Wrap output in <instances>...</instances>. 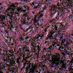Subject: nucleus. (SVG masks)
<instances>
[{
	"mask_svg": "<svg viewBox=\"0 0 73 73\" xmlns=\"http://www.w3.org/2000/svg\"><path fill=\"white\" fill-rule=\"evenodd\" d=\"M57 6L58 7H57V6H55L54 5H52L50 7V11L54 12L51 16H52V15H54V14H56L57 12H58L59 11H61L62 10V8L60 7H61L60 5L57 4Z\"/></svg>",
	"mask_w": 73,
	"mask_h": 73,
	"instance_id": "obj_1",
	"label": "nucleus"
},
{
	"mask_svg": "<svg viewBox=\"0 0 73 73\" xmlns=\"http://www.w3.org/2000/svg\"><path fill=\"white\" fill-rule=\"evenodd\" d=\"M25 61V62L24 63V65H27V66H28L26 69V71L27 73H35L34 72V69L33 68H31V66H33V65L32 64L30 63L29 62L27 61L26 60V59H25L24 60H23V62Z\"/></svg>",
	"mask_w": 73,
	"mask_h": 73,
	"instance_id": "obj_2",
	"label": "nucleus"
},
{
	"mask_svg": "<svg viewBox=\"0 0 73 73\" xmlns=\"http://www.w3.org/2000/svg\"><path fill=\"white\" fill-rule=\"evenodd\" d=\"M53 57L55 58L52 60V65L54 66H57L59 65V61L60 60V55L58 53H56L55 55L53 56Z\"/></svg>",
	"mask_w": 73,
	"mask_h": 73,
	"instance_id": "obj_3",
	"label": "nucleus"
},
{
	"mask_svg": "<svg viewBox=\"0 0 73 73\" xmlns=\"http://www.w3.org/2000/svg\"><path fill=\"white\" fill-rule=\"evenodd\" d=\"M19 5V3H16L14 4H12V5H10V6L11 7H12L10 11V14L11 15H8V16L10 17H12V16L15 13V8H17V6Z\"/></svg>",
	"mask_w": 73,
	"mask_h": 73,
	"instance_id": "obj_4",
	"label": "nucleus"
},
{
	"mask_svg": "<svg viewBox=\"0 0 73 73\" xmlns=\"http://www.w3.org/2000/svg\"><path fill=\"white\" fill-rule=\"evenodd\" d=\"M3 61H4L5 62L7 63L8 62L9 64H10V66H15V65H16V63H15V61L11 59H5V58H4Z\"/></svg>",
	"mask_w": 73,
	"mask_h": 73,
	"instance_id": "obj_5",
	"label": "nucleus"
},
{
	"mask_svg": "<svg viewBox=\"0 0 73 73\" xmlns=\"http://www.w3.org/2000/svg\"><path fill=\"white\" fill-rule=\"evenodd\" d=\"M43 15L41 13V12H39L35 16V19H36L37 20H35V23H37L38 21L40 19L41 17H42Z\"/></svg>",
	"mask_w": 73,
	"mask_h": 73,
	"instance_id": "obj_6",
	"label": "nucleus"
},
{
	"mask_svg": "<svg viewBox=\"0 0 73 73\" xmlns=\"http://www.w3.org/2000/svg\"><path fill=\"white\" fill-rule=\"evenodd\" d=\"M54 32L52 31H51L50 32V33L48 34V37L46 39V40H48L52 39V38L53 37V36H54Z\"/></svg>",
	"mask_w": 73,
	"mask_h": 73,
	"instance_id": "obj_7",
	"label": "nucleus"
},
{
	"mask_svg": "<svg viewBox=\"0 0 73 73\" xmlns=\"http://www.w3.org/2000/svg\"><path fill=\"white\" fill-rule=\"evenodd\" d=\"M52 27H54L55 28H54L53 29L52 31V30L51 31H52L53 32H54V33L57 31V29L58 28V23L54 22L52 23Z\"/></svg>",
	"mask_w": 73,
	"mask_h": 73,
	"instance_id": "obj_8",
	"label": "nucleus"
},
{
	"mask_svg": "<svg viewBox=\"0 0 73 73\" xmlns=\"http://www.w3.org/2000/svg\"><path fill=\"white\" fill-rule=\"evenodd\" d=\"M19 50L20 52H24V53L25 52H29V50L28 49V48H27V47L23 46L22 48H19Z\"/></svg>",
	"mask_w": 73,
	"mask_h": 73,
	"instance_id": "obj_9",
	"label": "nucleus"
},
{
	"mask_svg": "<svg viewBox=\"0 0 73 73\" xmlns=\"http://www.w3.org/2000/svg\"><path fill=\"white\" fill-rule=\"evenodd\" d=\"M5 20V16L4 15L3 16H1L0 17V21H2L1 23V24H2L3 27H5V25H6L5 23H4V21Z\"/></svg>",
	"mask_w": 73,
	"mask_h": 73,
	"instance_id": "obj_10",
	"label": "nucleus"
},
{
	"mask_svg": "<svg viewBox=\"0 0 73 73\" xmlns=\"http://www.w3.org/2000/svg\"><path fill=\"white\" fill-rule=\"evenodd\" d=\"M9 64H3V65L2 66V68L0 67V73H3V72H2V71H1V70H4V69H5V68H9Z\"/></svg>",
	"mask_w": 73,
	"mask_h": 73,
	"instance_id": "obj_11",
	"label": "nucleus"
},
{
	"mask_svg": "<svg viewBox=\"0 0 73 73\" xmlns=\"http://www.w3.org/2000/svg\"><path fill=\"white\" fill-rule=\"evenodd\" d=\"M38 38L36 37H34L32 39V42H34V43H36V41L38 42V41H39V40L38 39Z\"/></svg>",
	"mask_w": 73,
	"mask_h": 73,
	"instance_id": "obj_12",
	"label": "nucleus"
},
{
	"mask_svg": "<svg viewBox=\"0 0 73 73\" xmlns=\"http://www.w3.org/2000/svg\"><path fill=\"white\" fill-rule=\"evenodd\" d=\"M63 27H64V25L62 23H61L60 24V26L59 27V28H60V30H62L63 28Z\"/></svg>",
	"mask_w": 73,
	"mask_h": 73,
	"instance_id": "obj_13",
	"label": "nucleus"
},
{
	"mask_svg": "<svg viewBox=\"0 0 73 73\" xmlns=\"http://www.w3.org/2000/svg\"><path fill=\"white\" fill-rule=\"evenodd\" d=\"M23 8H25V9L26 10H29V7L26 5L24 6L23 7Z\"/></svg>",
	"mask_w": 73,
	"mask_h": 73,
	"instance_id": "obj_14",
	"label": "nucleus"
},
{
	"mask_svg": "<svg viewBox=\"0 0 73 73\" xmlns=\"http://www.w3.org/2000/svg\"><path fill=\"white\" fill-rule=\"evenodd\" d=\"M64 48V47L63 46L59 47V48H58V50H60V51H62V50H63Z\"/></svg>",
	"mask_w": 73,
	"mask_h": 73,
	"instance_id": "obj_15",
	"label": "nucleus"
},
{
	"mask_svg": "<svg viewBox=\"0 0 73 73\" xmlns=\"http://www.w3.org/2000/svg\"><path fill=\"white\" fill-rule=\"evenodd\" d=\"M64 11H62L60 12V13H61V14H60V15L59 16L60 17L62 16L63 15H64Z\"/></svg>",
	"mask_w": 73,
	"mask_h": 73,
	"instance_id": "obj_16",
	"label": "nucleus"
},
{
	"mask_svg": "<svg viewBox=\"0 0 73 73\" xmlns=\"http://www.w3.org/2000/svg\"><path fill=\"white\" fill-rule=\"evenodd\" d=\"M57 34H58V35L59 37V36H62V34H61V32L60 31L57 32Z\"/></svg>",
	"mask_w": 73,
	"mask_h": 73,
	"instance_id": "obj_17",
	"label": "nucleus"
},
{
	"mask_svg": "<svg viewBox=\"0 0 73 73\" xmlns=\"http://www.w3.org/2000/svg\"><path fill=\"white\" fill-rule=\"evenodd\" d=\"M26 55L25 54H23V56H22V57H23V61H24L25 60H26V58H25V56Z\"/></svg>",
	"mask_w": 73,
	"mask_h": 73,
	"instance_id": "obj_18",
	"label": "nucleus"
},
{
	"mask_svg": "<svg viewBox=\"0 0 73 73\" xmlns=\"http://www.w3.org/2000/svg\"><path fill=\"white\" fill-rule=\"evenodd\" d=\"M44 36L43 35H39V38H40V40H41V39H42V37H44Z\"/></svg>",
	"mask_w": 73,
	"mask_h": 73,
	"instance_id": "obj_19",
	"label": "nucleus"
},
{
	"mask_svg": "<svg viewBox=\"0 0 73 73\" xmlns=\"http://www.w3.org/2000/svg\"><path fill=\"white\" fill-rule=\"evenodd\" d=\"M37 7V8H38V9H39H39H41V5H38L37 6H36Z\"/></svg>",
	"mask_w": 73,
	"mask_h": 73,
	"instance_id": "obj_20",
	"label": "nucleus"
},
{
	"mask_svg": "<svg viewBox=\"0 0 73 73\" xmlns=\"http://www.w3.org/2000/svg\"><path fill=\"white\" fill-rule=\"evenodd\" d=\"M38 44H39V45L37 46V49H40V46H41V44L40 43H38Z\"/></svg>",
	"mask_w": 73,
	"mask_h": 73,
	"instance_id": "obj_21",
	"label": "nucleus"
},
{
	"mask_svg": "<svg viewBox=\"0 0 73 73\" xmlns=\"http://www.w3.org/2000/svg\"><path fill=\"white\" fill-rule=\"evenodd\" d=\"M60 40H61L60 43L61 44V45H63L64 44V40H61V39Z\"/></svg>",
	"mask_w": 73,
	"mask_h": 73,
	"instance_id": "obj_22",
	"label": "nucleus"
},
{
	"mask_svg": "<svg viewBox=\"0 0 73 73\" xmlns=\"http://www.w3.org/2000/svg\"><path fill=\"white\" fill-rule=\"evenodd\" d=\"M63 71V68H59V71H60V72H62Z\"/></svg>",
	"mask_w": 73,
	"mask_h": 73,
	"instance_id": "obj_23",
	"label": "nucleus"
},
{
	"mask_svg": "<svg viewBox=\"0 0 73 73\" xmlns=\"http://www.w3.org/2000/svg\"><path fill=\"white\" fill-rule=\"evenodd\" d=\"M17 63L19 64L20 63V60L19 59V58H17Z\"/></svg>",
	"mask_w": 73,
	"mask_h": 73,
	"instance_id": "obj_24",
	"label": "nucleus"
},
{
	"mask_svg": "<svg viewBox=\"0 0 73 73\" xmlns=\"http://www.w3.org/2000/svg\"><path fill=\"white\" fill-rule=\"evenodd\" d=\"M9 52L10 53H11V54H13V53H15V52L13 51V50H10L9 51Z\"/></svg>",
	"mask_w": 73,
	"mask_h": 73,
	"instance_id": "obj_25",
	"label": "nucleus"
},
{
	"mask_svg": "<svg viewBox=\"0 0 73 73\" xmlns=\"http://www.w3.org/2000/svg\"><path fill=\"white\" fill-rule=\"evenodd\" d=\"M69 43L67 42L66 43V44L64 45V47H68V45H69Z\"/></svg>",
	"mask_w": 73,
	"mask_h": 73,
	"instance_id": "obj_26",
	"label": "nucleus"
},
{
	"mask_svg": "<svg viewBox=\"0 0 73 73\" xmlns=\"http://www.w3.org/2000/svg\"><path fill=\"white\" fill-rule=\"evenodd\" d=\"M28 16L26 15V14L25 13L23 15V17H27Z\"/></svg>",
	"mask_w": 73,
	"mask_h": 73,
	"instance_id": "obj_27",
	"label": "nucleus"
},
{
	"mask_svg": "<svg viewBox=\"0 0 73 73\" xmlns=\"http://www.w3.org/2000/svg\"><path fill=\"white\" fill-rule=\"evenodd\" d=\"M25 47H27V45H28V42H25Z\"/></svg>",
	"mask_w": 73,
	"mask_h": 73,
	"instance_id": "obj_28",
	"label": "nucleus"
},
{
	"mask_svg": "<svg viewBox=\"0 0 73 73\" xmlns=\"http://www.w3.org/2000/svg\"><path fill=\"white\" fill-rule=\"evenodd\" d=\"M69 70L70 71V72H72V71H73V68H70L69 69Z\"/></svg>",
	"mask_w": 73,
	"mask_h": 73,
	"instance_id": "obj_29",
	"label": "nucleus"
},
{
	"mask_svg": "<svg viewBox=\"0 0 73 73\" xmlns=\"http://www.w3.org/2000/svg\"><path fill=\"white\" fill-rule=\"evenodd\" d=\"M62 54L64 57H65L66 56V54L64 52H62Z\"/></svg>",
	"mask_w": 73,
	"mask_h": 73,
	"instance_id": "obj_30",
	"label": "nucleus"
},
{
	"mask_svg": "<svg viewBox=\"0 0 73 73\" xmlns=\"http://www.w3.org/2000/svg\"><path fill=\"white\" fill-rule=\"evenodd\" d=\"M66 50H66V49L64 48L63 50H62V51L64 52L65 51H66Z\"/></svg>",
	"mask_w": 73,
	"mask_h": 73,
	"instance_id": "obj_31",
	"label": "nucleus"
},
{
	"mask_svg": "<svg viewBox=\"0 0 73 73\" xmlns=\"http://www.w3.org/2000/svg\"><path fill=\"white\" fill-rule=\"evenodd\" d=\"M64 53H65L66 54H68V53L67 50L64 51Z\"/></svg>",
	"mask_w": 73,
	"mask_h": 73,
	"instance_id": "obj_32",
	"label": "nucleus"
},
{
	"mask_svg": "<svg viewBox=\"0 0 73 73\" xmlns=\"http://www.w3.org/2000/svg\"><path fill=\"white\" fill-rule=\"evenodd\" d=\"M31 4L33 6H35V2H32Z\"/></svg>",
	"mask_w": 73,
	"mask_h": 73,
	"instance_id": "obj_33",
	"label": "nucleus"
},
{
	"mask_svg": "<svg viewBox=\"0 0 73 73\" xmlns=\"http://www.w3.org/2000/svg\"><path fill=\"white\" fill-rule=\"evenodd\" d=\"M33 8H34V10H35V11H36V10L37 9V6H36V7H34Z\"/></svg>",
	"mask_w": 73,
	"mask_h": 73,
	"instance_id": "obj_34",
	"label": "nucleus"
},
{
	"mask_svg": "<svg viewBox=\"0 0 73 73\" xmlns=\"http://www.w3.org/2000/svg\"><path fill=\"white\" fill-rule=\"evenodd\" d=\"M47 56H48V54H46L45 55H44V58H46V57H47Z\"/></svg>",
	"mask_w": 73,
	"mask_h": 73,
	"instance_id": "obj_35",
	"label": "nucleus"
},
{
	"mask_svg": "<svg viewBox=\"0 0 73 73\" xmlns=\"http://www.w3.org/2000/svg\"><path fill=\"white\" fill-rule=\"evenodd\" d=\"M25 36H26L25 35H24V34H22V36L23 38H24V37Z\"/></svg>",
	"mask_w": 73,
	"mask_h": 73,
	"instance_id": "obj_36",
	"label": "nucleus"
},
{
	"mask_svg": "<svg viewBox=\"0 0 73 73\" xmlns=\"http://www.w3.org/2000/svg\"><path fill=\"white\" fill-rule=\"evenodd\" d=\"M32 14H33V15H35V11H33L32 12Z\"/></svg>",
	"mask_w": 73,
	"mask_h": 73,
	"instance_id": "obj_37",
	"label": "nucleus"
},
{
	"mask_svg": "<svg viewBox=\"0 0 73 73\" xmlns=\"http://www.w3.org/2000/svg\"><path fill=\"white\" fill-rule=\"evenodd\" d=\"M6 34H8L7 36H8V35H9V32H8V31H6Z\"/></svg>",
	"mask_w": 73,
	"mask_h": 73,
	"instance_id": "obj_38",
	"label": "nucleus"
},
{
	"mask_svg": "<svg viewBox=\"0 0 73 73\" xmlns=\"http://www.w3.org/2000/svg\"><path fill=\"white\" fill-rule=\"evenodd\" d=\"M9 55L10 56V57H13V56H14V54H9Z\"/></svg>",
	"mask_w": 73,
	"mask_h": 73,
	"instance_id": "obj_39",
	"label": "nucleus"
},
{
	"mask_svg": "<svg viewBox=\"0 0 73 73\" xmlns=\"http://www.w3.org/2000/svg\"><path fill=\"white\" fill-rule=\"evenodd\" d=\"M25 14L26 15H29V12H27V13H26Z\"/></svg>",
	"mask_w": 73,
	"mask_h": 73,
	"instance_id": "obj_40",
	"label": "nucleus"
},
{
	"mask_svg": "<svg viewBox=\"0 0 73 73\" xmlns=\"http://www.w3.org/2000/svg\"><path fill=\"white\" fill-rule=\"evenodd\" d=\"M22 11L23 13H24L25 14L26 13V10H23Z\"/></svg>",
	"mask_w": 73,
	"mask_h": 73,
	"instance_id": "obj_41",
	"label": "nucleus"
},
{
	"mask_svg": "<svg viewBox=\"0 0 73 73\" xmlns=\"http://www.w3.org/2000/svg\"><path fill=\"white\" fill-rule=\"evenodd\" d=\"M66 6H67V7H69L70 6V7H72V6H71V5H68V4L66 5Z\"/></svg>",
	"mask_w": 73,
	"mask_h": 73,
	"instance_id": "obj_42",
	"label": "nucleus"
},
{
	"mask_svg": "<svg viewBox=\"0 0 73 73\" xmlns=\"http://www.w3.org/2000/svg\"><path fill=\"white\" fill-rule=\"evenodd\" d=\"M29 37H26L25 38V40H27V39H29Z\"/></svg>",
	"mask_w": 73,
	"mask_h": 73,
	"instance_id": "obj_43",
	"label": "nucleus"
},
{
	"mask_svg": "<svg viewBox=\"0 0 73 73\" xmlns=\"http://www.w3.org/2000/svg\"><path fill=\"white\" fill-rule=\"evenodd\" d=\"M49 42V41H46L44 43V44H47Z\"/></svg>",
	"mask_w": 73,
	"mask_h": 73,
	"instance_id": "obj_44",
	"label": "nucleus"
},
{
	"mask_svg": "<svg viewBox=\"0 0 73 73\" xmlns=\"http://www.w3.org/2000/svg\"><path fill=\"white\" fill-rule=\"evenodd\" d=\"M10 10V9H9V8L7 9V11H6V12H8V11Z\"/></svg>",
	"mask_w": 73,
	"mask_h": 73,
	"instance_id": "obj_45",
	"label": "nucleus"
},
{
	"mask_svg": "<svg viewBox=\"0 0 73 73\" xmlns=\"http://www.w3.org/2000/svg\"><path fill=\"white\" fill-rule=\"evenodd\" d=\"M17 11H18V12H20V11H21V9H17Z\"/></svg>",
	"mask_w": 73,
	"mask_h": 73,
	"instance_id": "obj_46",
	"label": "nucleus"
},
{
	"mask_svg": "<svg viewBox=\"0 0 73 73\" xmlns=\"http://www.w3.org/2000/svg\"><path fill=\"white\" fill-rule=\"evenodd\" d=\"M48 29V28H46L45 29V30H44V32H46V31H47V29Z\"/></svg>",
	"mask_w": 73,
	"mask_h": 73,
	"instance_id": "obj_47",
	"label": "nucleus"
},
{
	"mask_svg": "<svg viewBox=\"0 0 73 73\" xmlns=\"http://www.w3.org/2000/svg\"><path fill=\"white\" fill-rule=\"evenodd\" d=\"M20 39H21L22 41H23V40H24V39L22 37L21 38H20Z\"/></svg>",
	"mask_w": 73,
	"mask_h": 73,
	"instance_id": "obj_48",
	"label": "nucleus"
},
{
	"mask_svg": "<svg viewBox=\"0 0 73 73\" xmlns=\"http://www.w3.org/2000/svg\"><path fill=\"white\" fill-rule=\"evenodd\" d=\"M0 33H1V34H2V36H3V34H4V33L3 32V31H1Z\"/></svg>",
	"mask_w": 73,
	"mask_h": 73,
	"instance_id": "obj_49",
	"label": "nucleus"
},
{
	"mask_svg": "<svg viewBox=\"0 0 73 73\" xmlns=\"http://www.w3.org/2000/svg\"><path fill=\"white\" fill-rule=\"evenodd\" d=\"M19 56L20 57H21V56H23V55H22V54H21L20 53H19Z\"/></svg>",
	"mask_w": 73,
	"mask_h": 73,
	"instance_id": "obj_50",
	"label": "nucleus"
},
{
	"mask_svg": "<svg viewBox=\"0 0 73 73\" xmlns=\"http://www.w3.org/2000/svg\"><path fill=\"white\" fill-rule=\"evenodd\" d=\"M69 35H70V34H68V35H66V37H68V36H69Z\"/></svg>",
	"mask_w": 73,
	"mask_h": 73,
	"instance_id": "obj_51",
	"label": "nucleus"
},
{
	"mask_svg": "<svg viewBox=\"0 0 73 73\" xmlns=\"http://www.w3.org/2000/svg\"><path fill=\"white\" fill-rule=\"evenodd\" d=\"M9 55L7 56V58H9L10 57H11L10 55Z\"/></svg>",
	"mask_w": 73,
	"mask_h": 73,
	"instance_id": "obj_52",
	"label": "nucleus"
},
{
	"mask_svg": "<svg viewBox=\"0 0 73 73\" xmlns=\"http://www.w3.org/2000/svg\"><path fill=\"white\" fill-rule=\"evenodd\" d=\"M37 50H38V52H40L41 51V50H40V49H37Z\"/></svg>",
	"mask_w": 73,
	"mask_h": 73,
	"instance_id": "obj_53",
	"label": "nucleus"
},
{
	"mask_svg": "<svg viewBox=\"0 0 73 73\" xmlns=\"http://www.w3.org/2000/svg\"><path fill=\"white\" fill-rule=\"evenodd\" d=\"M34 27H32V26H31L30 27V29H32V30H31V31H33V28Z\"/></svg>",
	"mask_w": 73,
	"mask_h": 73,
	"instance_id": "obj_54",
	"label": "nucleus"
},
{
	"mask_svg": "<svg viewBox=\"0 0 73 73\" xmlns=\"http://www.w3.org/2000/svg\"><path fill=\"white\" fill-rule=\"evenodd\" d=\"M10 28L11 29V28L13 29V25L11 26V27Z\"/></svg>",
	"mask_w": 73,
	"mask_h": 73,
	"instance_id": "obj_55",
	"label": "nucleus"
},
{
	"mask_svg": "<svg viewBox=\"0 0 73 73\" xmlns=\"http://www.w3.org/2000/svg\"><path fill=\"white\" fill-rule=\"evenodd\" d=\"M70 16L71 17V18H72V17H73V15H70Z\"/></svg>",
	"mask_w": 73,
	"mask_h": 73,
	"instance_id": "obj_56",
	"label": "nucleus"
},
{
	"mask_svg": "<svg viewBox=\"0 0 73 73\" xmlns=\"http://www.w3.org/2000/svg\"><path fill=\"white\" fill-rule=\"evenodd\" d=\"M71 63H73V59H72V60L71 61Z\"/></svg>",
	"mask_w": 73,
	"mask_h": 73,
	"instance_id": "obj_57",
	"label": "nucleus"
},
{
	"mask_svg": "<svg viewBox=\"0 0 73 73\" xmlns=\"http://www.w3.org/2000/svg\"><path fill=\"white\" fill-rule=\"evenodd\" d=\"M55 37H59V36H58V34L57 33L55 36Z\"/></svg>",
	"mask_w": 73,
	"mask_h": 73,
	"instance_id": "obj_58",
	"label": "nucleus"
},
{
	"mask_svg": "<svg viewBox=\"0 0 73 73\" xmlns=\"http://www.w3.org/2000/svg\"><path fill=\"white\" fill-rule=\"evenodd\" d=\"M37 25H38V26H40V25H39V24H36V25H35L36 27H37Z\"/></svg>",
	"mask_w": 73,
	"mask_h": 73,
	"instance_id": "obj_59",
	"label": "nucleus"
},
{
	"mask_svg": "<svg viewBox=\"0 0 73 73\" xmlns=\"http://www.w3.org/2000/svg\"><path fill=\"white\" fill-rule=\"evenodd\" d=\"M46 49L45 48H44L43 49V51H45V50H46Z\"/></svg>",
	"mask_w": 73,
	"mask_h": 73,
	"instance_id": "obj_60",
	"label": "nucleus"
},
{
	"mask_svg": "<svg viewBox=\"0 0 73 73\" xmlns=\"http://www.w3.org/2000/svg\"><path fill=\"white\" fill-rule=\"evenodd\" d=\"M42 10L43 11H44V10H45V9H46L44 8H42Z\"/></svg>",
	"mask_w": 73,
	"mask_h": 73,
	"instance_id": "obj_61",
	"label": "nucleus"
},
{
	"mask_svg": "<svg viewBox=\"0 0 73 73\" xmlns=\"http://www.w3.org/2000/svg\"><path fill=\"white\" fill-rule=\"evenodd\" d=\"M18 58V59H19V60H20V59H21V58L20 57H18V58Z\"/></svg>",
	"mask_w": 73,
	"mask_h": 73,
	"instance_id": "obj_62",
	"label": "nucleus"
},
{
	"mask_svg": "<svg viewBox=\"0 0 73 73\" xmlns=\"http://www.w3.org/2000/svg\"><path fill=\"white\" fill-rule=\"evenodd\" d=\"M68 62H69L70 63H71V61H70V60H68Z\"/></svg>",
	"mask_w": 73,
	"mask_h": 73,
	"instance_id": "obj_63",
	"label": "nucleus"
},
{
	"mask_svg": "<svg viewBox=\"0 0 73 73\" xmlns=\"http://www.w3.org/2000/svg\"><path fill=\"white\" fill-rule=\"evenodd\" d=\"M34 48H37V46H34Z\"/></svg>",
	"mask_w": 73,
	"mask_h": 73,
	"instance_id": "obj_64",
	"label": "nucleus"
}]
</instances>
